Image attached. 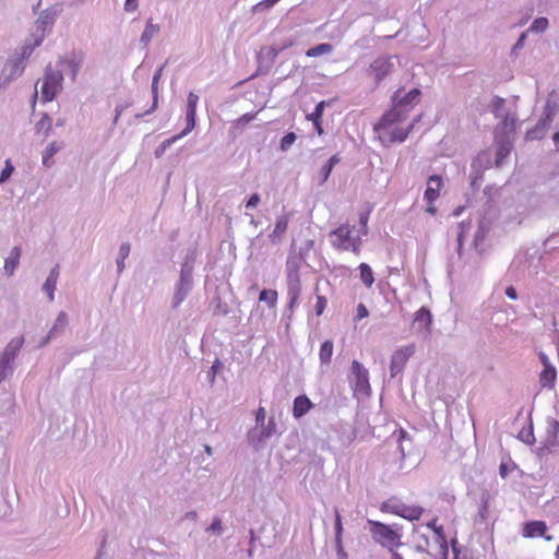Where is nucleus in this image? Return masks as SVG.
<instances>
[{
	"mask_svg": "<svg viewBox=\"0 0 559 559\" xmlns=\"http://www.w3.org/2000/svg\"><path fill=\"white\" fill-rule=\"evenodd\" d=\"M257 423L263 424L265 419V409L263 407H259L255 415Z\"/></svg>",
	"mask_w": 559,
	"mask_h": 559,
	"instance_id": "obj_54",
	"label": "nucleus"
},
{
	"mask_svg": "<svg viewBox=\"0 0 559 559\" xmlns=\"http://www.w3.org/2000/svg\"><path fill=\"white\" fill-rule=\"evenodd\" d=\"M259 299L266 302L270 307H274L277 301V292L274 289H263L260 293Z\"/></svg>",
	"mask_w": 559,
	"mask_h": 559,
	"instance_id": "obj_28",
	"label": "nucleus"
},
{
	"mask_svg": "<svg viewBox=\"0 0 559 559\" xmlns=\"http://www.w3.org/2000/svg\"><path fill=\"white\" fill-rule=\"evenodd\" d=\"M415 352L416 346L414 344L399 347L393 352L390 362L391 377H395L404 370L408 359L415 354Z\"/></svg>",
	"mask_w": 559,
	"mask_h": 559,
	"instance_id": "obj_8",
	"label": "nucleus"
},
{
	"mask_svg": "<svg viewBox=\"0 0 559 559\" xmlns=\"http://www.w3.org/2000/svg\"><path fill=\"white\" fill-rule=\"evenodd\" d=\"M301 266V258L297 254H290L286 261V278L287 281L300 280L299 270Z\"/></svg>",
	"mask_w": 559,
	"mask_h": 559,
	"instance_id": "obj_17",
	"label": "nucleus"
},
{
	"mask_svg": "<svg viewBox=\"0 0 559 559\" xmlns=\"http://www.w3.org/2000/svg\"><path fill=\"white\" fill-rule=\"evenodd\" d=\"M313 406V403L307 395H298L293 403V416L298 419L306 415Z\"/></svg>",
	"mask_w": 559,
	"mask_h": 559,
	"instance_id": "obj_15",
	"label": "nucleus"
},
{
	"mask_svg": "<svg viewBox=\"0 0 559 559\" xmlns=\"http://www.w3.org/2000/svg\"><path fill=\"white\" fill-rule=\"evenodd\" d=\"M544 369L539 376V382L544 388H551L555 384L557 378V371L555 367H552L546 356H542Z\"/></svg>",
	"mask_w": 559,
	"mask_h": 559,
	"instance_id": "obj_12",
	"label": "nucleus"
},
{
	"mask_svg": "<svg viewBox=\"0 0 559 559\" xmlns=\"http://www.w3.org/2000/svg\"><path fill=\"white\" fill-rule=\"evenodd\" d=\"M59 277V265H56L49 273L46 282L44 283L43 289L47 294L49 301L55 298V290L57 287V281Z\"/></svg>",
	"mask_w": 559,
	"mask_h": 559,
	"instance_id": "obj_18",
	"label": "nucleus"
},
{
	"mask_svg": "<svg viewBox=\"0 0 559 559\" xmlns=\"http://www.w3.org/2000/svg\"><path fill=\"white\" fill-rule=\"evenodd\" d=\"M260 202V197L258 193H253L247 201L246 203V207L247 209H250V207H255Z\"/></svg>",
	"mask_w": 559,
	"mask_h": 559,
	"instance_id": "obj_48",
	"label": "nucleus"
},
{
	"mask_svg": "<svg viewBox=\"0 0 559 559\" xmlns=\"http://www.w3.org/2000/svg\"><path fill=\"white\" fill-rule=\"evenodd\" d=\"M62 82L61 71L52 69L50 64L47 66L40 83V100L43 103L52 102L61 92Z\"/></svg>",
	"mask_w": 559,
	"mask_h": 559,
	"instance_id": "obj_4",
	"label": "nucleus"
},
{
	"mask_svg": "<svg viewBox=\"0 0 559 559\" xmlns=\"http://www.w3.org/2000/svg\"><path fill=\"white\" fill-rule=\"evenodd\" d=\"M331 243L337 250L352 251L356 255L360 253L361 237L353 235V227L343 224L331 231Z\"/></svg>",
	"mask_w": 559,
	"mask_h": 559,
	"instance_id": "obj_3",
	"label": "nucleus"
},
{
	"mask_svg": "<svg viewBox=\"0 0 559 559\" xmlns=\"http://www.w3.org/2000/svg\"><path fill=\"white\" fill-rule=\"evenodd\" d=\"M63 124V120H58L57 121V126H62Z\"/></svg>",
	"mask_w": 559,
	"mask_h": 559,
	"instance_id": "obj_61",
	"label": "nucleus"
},
{
	"mask_svg": "<svg viewBox=\"0 0 559 559\" xmlns=\"http://www.w3.org/2000/svg\"><path fill=\"white\" fill-rule=\"evenodd\" d=\"M276 432V423L274 418H270L266 427L262 431L263 438H270Z\"/></svg>",
	"mask_w": 559,
	"mask_h": 559,
	"instance_id": "obj_40",
	"label": "nucleus"
},
{
	"mask_svg": "<svg viewBox=\"0 0 559 559\" xmlns=\"http://www.w3.org/2000/svg\"><path fill=\"white\" fill-rule=\"evenodd\" d=\"M506 295L510 298V299H516L518 298V294H516V290L513 286H508L507 289H506Z\"/></svg>",
	"mask_w": 559,
	"mask_h": 559,
	"instance_id": "obj_55",
	"label": "nucleus"
},
{
	"mask_svg": "<svg viewBox=\"0 0 559 559\" xmlns=\"http://www.w3.org/2000/svg\"><path fill=\"white\" fill-rule=\"evenodd\" d=\"M130 253V245L129 243H123L121 245L120 249H119V259L117 261V264H118V270L121 272L124 267V260L128 258Z\"/></svg>",
	"mask_w": 559,
	"mask_h": 559,
	"instance_id": "obj_32",
	"label": "nucleus"
},
{
	"mask_svg": "<svg viewBox=\"0 0 559 559\" xmlns=\"http://www.w3.org/2000/svg\"><path fill=\"white\" fill-rule=\"evenodd\" d=\"M524 39H525V34H522V35H521V37L519 38V40H518V43H516V45H515V46H516V47L522 46V44H523Z\"/></svg>",
	"mask_w": 559,
	"mask_h": 559,
	"instance_id": "obj_58",
	"label": "nucleus"
},
{
	"mask_svg": "<svg viewBox=\"0 0 559 559\" xmlns=\"http://www.w3.org/2000/svg\"><path fill=\"white\" fill-rule=\"evenodd\" d=\"M296 141V134L294 132H288L281 140V150L287 151Z\"/></svg>",
	"mask_w": 559,
	"mask_h": 559,
	"instance_id": "obj_37",
	"label": "nucleus"
},
{
	"mask_svg": "<svg viewBox=\"0 0 559 559\" xmlns=\"http://www.w3.org/2000/svg\"><path fill=\"white\" fill-rule=\"evenodd\" d=\"M556 556L558 557L559 559V544H558V547H557V550H556Z\"/></svg>",
	"mask_w": 559,
	"mask_h": 559,
	"instance_id": "obj_62",
	"label": "nucleus"
},
{
	"mask_svg": "<svg viewBox=\"0 0 559 559\" xmlns=\"http://www.w3.org/2000/svg\"><path fill=\"white\" fill-rule=\"evenodd\" d=\"M20 258L21 249L19 247H13L10 251L9 257L4 261V271L9 276L13 275L15 269L20 263Z\"/></svg>",
	"mask_w": 559,
	"mask_h": 559,
	"instance_id": "obj_21",
	"label": "nucleus"
},
{
	"mask_svg": "<svg viewBox=\"0 0 559 559\" xmlns=\"http://www.w3.org/2000/svg\"><path fill=\"white\" fill-rule=\"evenodd\" d=\"M370 211H366L360 214L359 223L361 225L360 234L366 236L368 234V221H369Z\"/></svg>",
	"mask_w": 559,
	"mask_h": 559,
	"instance_id": "obj_41",
	"label": "nucleus"
},
{
	"mask_svg": "<svg viewBox=\"0 0 559 559\" xmlns=\"http://www.w3.org/2000/svg\"><path fill=\"white\" fill-rule=\"evenodd\" d=\"M195 116L197 111H187V127L186 129L179 134L181 138L189 133L195 126Z\"/></svg>",
	"mask_w": 559,
	"mask_h": 559,
	"instance_id": "obj_35",
	"label": "nucleus"
},
{
	"mask_svg": "<svg viewBox=\"0 0 559 559\" xmlns=\"http://www.w3.org/2000/svg\"><path fill=\"white\" fill-rule=\"evenodd\" d=\"M198 102L199 96L193 92H190L188 95L187 111H197Z\"/></svg>",
	"mask_w": 559,
	"mask_h": 559,
	"instance_id": "obj_42",
	"label": "nucleus"
},
{
	"mask_svg": "<svg viewBox=\"0 0 559 559\" xmlns=\"http://www.w3.org/2000/svg\"><path fill=\"white\" fill-rule=\"evenodd\" d=\"M301 294V282L300 280L287 281V296L289 299V308L293 309L300 297Z\"/></svg>",
	"mask_w": 559,
	"mask_h": 559,
	"instance_id": "obj_20",
	"label": "nucleus"
},
{
	"mask_svg": "<svg viewBox=\"0 0 559 559\" xmlns=\"http://www.w3.org/2000/svg\"><path fill=\"white\" fill-rule=\"evenodd\" d=\"M36 132L41 133L44 136H48L52 130V120L48 114H43L39 121L36 123Z\"/></svg>",
	"mask_w": 559,
	"mask_h": 559,
	"instance_id": "obj_24",
	"label": "nucleus"
},
{
	"mask_svg": "<svg viewBox=\"0 0 559 559\" xmlns=\"http://www.w3.org/2000/svg\"><path fill=\"white\" fill-rule=\"evenodd\" d=\"M393 70V63L389 58H377L370 64V72L374 76L376 83H380Z\"/></svg>",
	"mask_w": 559,
	"mask_h": 559,
	"instance_id": "obj_11",
	"label": "nucleus"
},
{
	"mask_svg": "<svg viewBox=\"0 0 559 559\" xmlns=\"http://www.w3.org/2000/svg\"><path fill=\"white\" fill-rule=\"evenodd\" d=\"M350 372L354 377V391L364 395L371 393L368 370L357 360L352 362Z\"/></svg>",
	"mask_w": 559,
	"mask_h": 559,
	"instance_id": "obj_9",
	"label": "nucleus"
},
{
	"mask_svg": "<svg viewBox=\"0 0 559 559\" xmlns=\"http://www.w3.org/2000/svg\"><path fill=\"white\" fill-rule=\"evenodd\" d=\"M333 355V342L326 340L322 343L319 352V358L321 364L329 365Z\"/></svg>",
	"mask_w": 559,
	"mask_h": 559,
	"instance_id": "obj_25",
	"label": "nucleus"
},
{
	"mask_svg": "<svg viewBox=\"0 0 559 559\" xmlns=\"http://www.w3.org/2000/svg\"><path fill=\"white\" fill-rule=\"evenodd\" d=\"M210 531H214V532H221L222 531V521L221 519L216 518L214 519V521L212 522L211 526L209 527Z\"/></svg>",
	"mask_w": 559,
	"mask_h": 559,
	"instance_id": "obj_53",
	"label": "nucleus"
},
{
	"mask_svg": "<svg viewBox=\"0 0 559 559\" xmlns=\"http://www.w3.org/2000/svg\"><path fill=\"white\" fill-rule=\"evenodd\" d=\"M442 188L443 180L441 176L432 175L428 178L427 188L424 192V200L427 203L426 212L430 215H435L437 213L435 203L439 199Z\"/></svg>",
	"mask_w": 559,
	"mask_h": 559,
	"instance_id": "obj_7",
	"label": "nucleus"
},
{
	"mask_svg": "<svg viewBox=\"0 0 559 559\" xmlns=\"http://www.w3.org/2000/svg\"><path fill=\"white\" fill-rule=\"evenodd\" d=\"M138 7V0H126L124 2V10L128 12H134Z\"/></svg>",
	"mask_w": 559,
	"mask_h": 559,
	"instance_id": "obj_49",
	"label": "nucleus"
},
{
	"mask_svg": "<svg viewBox=\"0 0 559 559\" xmlns=\"http://www.w3.org/2000/svg\"><path fill=\"white\" fill-rule=\"evenodd\" d=\"M548 26V20L546 17L536 19L531 25V29L534 32H544Z\"/></svg>",
	"mask_w": 559,
	"mask_h": 559,
	"instance_id": "obj_38",
	"label": "nucleus"
},
{
	"mask_svg": "<svg viewBox=\"0 0 559 559\" xmlns=\"http://www.w3.org/2000/svg\"><path fill=\"white\" fill-rule=\"evenodd\" d=\"M548 526L546 522L544 521H528L523 524L522 527V536L524 538H537L543 537L546 540L550 542L552 537L550 535H547Z\"/></svg>",
	"mask_w": 559,
	"mask_h": 559,
	"instance_id": "obj_10",
	"label": "nucleus"
},
{
	"mask_svg": "<svg viewBox=\"0 0 559 559\" xmlns=\"http://www.w3.org/2000/svg\"><path fill=\"white\" fill-rule=\"evenodd\" d=\"M340 160H341V158H340L338 154H335L332 157H330V159L322 166V168L319 171V182L320 183H323L329 179L333 167L336 164H338Z\"/></svg>",
	"mask_w": 559,
	"mask_h": 559,
	"instance_id": "obj_22",
	"label": "nucleus"
},
{
	"mask_svg": "<svg viewBox=\"0 0 559 559\" xmlns=\"http://www.w3.org/2000/svg\"><path fill=\"white\" fill-rule=\"evenodd\" d=\"M60 150V145L57 142H51L43 154V164L47 167L51 166V159L53 155Z\"/></svg>",
	"mask_w": 559,
	"mask_h": 559,
	"instance_id": "obj_27",
	"label": "nucleus"
},
{
	"mask_svg": "<svg viewBox=\"0 0 559 559\" xmlns=\"http://www.w3.org/2000/svg\"><path fill=\"white\" fill-rule=\"evenodd\" d=\"M180 138L181 135H175L162 142L160 145L155 151V156L160 157L164 154V152Z\"/></svg>",
	"mask_w": 559,
	"mask_h": 559,
	"instance_id": "obj_34",
	"label": "nucleus"
},
{
	"mask_svg": "<svg viewBox=\"0 0 559 559\" xmlns=\"http://www.w3.org/2000/svg\"><path fill=\"white\" fill-rule=\"evenodd\" d=\"M158 32L159 26L148 21L142 33L141 41L147 45L151 41V39L158 34Z\"/></svg>",
	"mask_w": 559,
	"mask_h": 559,
	"instance_id": "obj_26",
	"label": "nucleus"
},
{
	"mask_svg": "<svg viewBox=\"0 0 559 559\" xmlns=\"http://www.w3.org/2000/svg\"><path fill=\"white\" fill-rule=\"evenodd\" d=\"M258 112H247L242 116H240L236 121H235V126L237 127H245L246 124H248L249 122H251L252 120L255 119Z\"/></svg>",
	"mask_w": 559,
	"mask_h": 559,
	"instance_id": "obj_36",
	"label": "nucleus"
},
{
	"mask_svg": "<svg viewBox=\"0 0 559 559\" xmlns=\"http://www.w3.org/2000/svg\"><path fill=\"white\" fill-rule=\"evenodd\" d=\"M461 213V210H456L455 214L459 215Z\"/></svg>",
	"mask_w": 559,
	"mask_h": 559,
	"instance_id": "obj_64",
	"label": "nucleus"
},
{
	"mask_svg": "<svg viewBox=\"0 0 559 559\" xmlns=\"http://www.w3.org/2000/svg\"><path fill=\"white\" fill-rule=\"evenodd\" d=\"M10 365L0 360V383L7 378L10 372Z\"/></svg>",
	"mask_w": 559,
	"mask_h": 559,
	"instance_id": "obj_47",
	"label": "nucleus"
},
{
	"mask_svg": "<svg viewBox=\"0 0 559 559\" xmlns=\"http://www.w3.org/2000/svg\"><path fill=\"white\" fill-rule=\"evenodd\" d=\"M289 223V214H283L277 216L273 231L270 234V240L272 243H277L282 240V237L286 233Z\"/></svg>",
	"mask_w": 559,
	"mask_h": 559,
	"instance_id": "obj_13",
	"label": "nucleus"
},
{
	"mask_svg": "<svg viewBox=\"0 0 559 559\" xmlns=\"http://www.w3.org/2000/svg\"><path fill=\"white\" fill-rule=\"evenodd\" d=\"M508 154H509V148H507L504 146L500 147L498 153H497L496 163L500 164L501 159L504 158Z\"/></svg>",
	"mask_w": 559,
	"mask_h": 559,
	"instance_id": "obj_52",
	"label": "nucleus"
},
{
	"mask_svg": "<svg viewBox=\"0 0 559 559\" xmlns=\"http://www.w3.org/2000/svg\"><path fill=\"white\" fill-rule=\"evenodd\" d=\"M368 525L371 537L376 543L389 549L401 545L402 534L399 525H388L374 520H368Z\"/></svg>",
	"mask_w": 559,
	"mask_h": 559,
	"instance_id": "obj_2",
	"label": "nucleus"
},
{
	"mask_svg": "<svg viewBox=\"0 0 559 559\" xmlns=\"http://www.w3.org/2000/svg\"><path fill=\"white\" fill-rule=\"evenodd\" d=\"M500 474H501V476H502V477H504V476H506V474H507V467H506V465H504V464H501V465H500Z\"/></svg>",
	"mask_w": 559,
	"mask_h": 559,
	"instance_id": "obj_57",
	"label": "nucleus"
},
{
	"mask_svg": "<svg viewBox=\"0 0 559 559\" xmlns=\"http://www.w3.org/2000/svg\"><path fill=\"white\" fill-rule=\"evenodd\" d=\"M328 305V300L324 296H317V304H316V313L317 316H321L323 311L325 310Z\"/></svg>",
	"mask_w": 559,
	"mask_h": 559,
	"instance_id": "obj_44",
	"label": "nucleus"
},
{
	"mask_svg": "<svg viewBox=\"0 0 559 559\" xmlns=\"http://www.w3.org/2000/svg\"><path fill=\"white\" fill-rule=\"evenodd\" d=\"M206 452L211 453V448L210 447H206Z\"/></svg>",
	"mask_w": 559,
	"mask_h": 559,
	"instance_id": "obj_63",
	"label": "nucleus"
},
{
	"mask_svg": "<svg viewBox=\"0 0 559 559\" xmlns=\"http://www.w3.org/2000/svg\"><path fill=\"white\" fill-rule=\"evenodd\" d=\"M382 513H390L408 521L419 520L424 513V509L418 506H408L396 497H391L383 501L380 506Z\"/></svg>",
	"mask_w": 559,
	"mask_h": 559,
	"instance_id": "obj_5",
	"label": "nucleus"
},
{
	"mask_svg": "<svg viewBox=\"0 0 559 559\" xmlns=\"http://www.w3.org/2000/svg\"><path fill=\"white\" fill-rule=\"evenodd\" d=\"M488 514H489V504H488V501L486 500L481 504V508L479 510V515L483 520H487Z\"/></svg>",
	"mask_w": 559,
	"mask_h": 559,
	"instance_id": "obj_51",
	"label": "nucleus"
},
{
	"mask_svg": "<svg viewBox=\"0 0 559 559\" xmlns=\"http://www.w3.org/2000/svg\"><path fill=\"white\" fill-rule=\"evenodd\" d=\"M369 311L364 304H359L357 307V319H364L368 317Z\"/></svg>",
	"mask_w": 559,
	"mask_h": 559,
	"instance_id": "obj_50",
	"label": "nucleus"
},
{
	"mask_svg": "<svg viewBox=\"0 0 559 559\" xmlns=\"http://www.w3.org/2000/svg\"><path fill=\"white\" fill-rule=\"evenodd\" d=\"M431 323L432 317L427 308L421 307L419 310L416 311L414 318V325L417 329H419L420 331L429 332Z\"/></svg>",
	"mask_w": 559,
	"mask_h": 559,
	"instance_id": "obj_16",
	"label": "nucleus"
},
{
	"mask_svg": "<svg viewBox=\"0 0 559 559\" xmlns=\"http://www.w3.org/2000/svg\"><path fill=\"white\" fill-rule=\"evenodd\" d=\"M68 323V319H67V314L64 312H61L58 318H57V321L55 323V325L51 328L50 332H49V337H52L59 329H63Z\"/></svg>",
	"mask_w": 559,
	"mask_h": 559,
	"instance_id": "obj_33",
	"label": "nucleus"
},
{
	"mask_svg": "<svg viewBox=\"0 0 559 559\" xmlns=\"http://www.w3.org/2000/svg\"><path fill=\"white\" fill-rule=\"evenodd\" d=\"M504 103H506L504 99L499 97V96H495L491 99L490 110L495 115L496 118H500L501 117V110L504 107Z\"/></svg>",
	"mask_w": 559,
	"mask_h": 559,
	"instance_id": "obj_30",
	"label": "nucleus"
},
{
	"mask_svg": "<svg viewBox=\"0 0 559 559\" xmlns=\"http://www.w3.org/2000/svg\"><path fill=\"white\" fill-rule=\"evenodd\" d=\"M324 108H325V102L322 100L316 106L313 112L307 115V119L312 121L314 129L317 130L319 135L323 134L322 117H323Z\"/></svg>",
	"mask_w": 559,
	"mask_h": 559,
	"instance_id": "obj_19",
	"label": "nucleus"
},
{
	"mask_svg": "<svg viewBox=\"0 0 559 559\" xmlns=\"http://www.w3.org/2000/svg\"><path fill=\"white\" fill-rule=\"evenodd\" d=\"M222 367V364L218 359L215 360V362L213 364V366L211 367V370L209 372V376H210V381L213 383L214 380H215V377H216V373L218 372V370L221 369Z\"/></svg>",
	"mask_w": 559,
	"mask_h": 559,
	"instance_id": "obj_46",
	"label": "nucleus"
},
{
	"mask_svg": "<svg viewBox=\"0 0 559 559\" xmlns=\"http://www.w3.org/2000/svg\"><path fill=\"white\" fill-rule=\"evenodd\" d=\"M360 281L370 288L374 282L373 272L367 263H360L358 266Z\"/></svg>",
	"mask_w": 559,
	"mask_h": 559,
	"instance_id": "obj_23",
	"label": "nucleus"
},
{
	"mask_svg": "<svg viewBox=\"0 0 559 559\" xmlns=\"http://www.w3.org/2000/svg\"><path fill=\"white\" fill-rule=\"evenodd\" d=\"M162 72H163V68H159L154 76H153V81H152V92H153V106H152V109H155L156 106H157V85H158V81L162 76Z\"/></svg>",
	"mask_w": 559,
	"mask_h": 559,
	"instance_id": "obj_31",
	"label": "nucleus"
},
{
	"mask_svg": "<svg viewBox=\"0 0 559 559\" xmlns=\"http://www.w3.org/2000/svg\"><path fill=\"white\" fill-rule=\"evenodd\" d=\"M392 559H403V558L400 554L393 552Z\"/></svg>",
	"mask_w": 559,
	"mask_h": 559,
	"instance_id": "obj_59",
	"label": "nucleus"
},
{
	"mask_svg": "<svg viewBox=\"0 0 559 559\" xmlns=\"http://www.w3.org/2000/svg\"><path fill=\"white\" fill-rule=\"evenodd\" d=\"M343 533L342 519L338 511L335 512V534L336 538L340 539Z\"/></svg>",
	"mask_w": 559,
	"mask_h": 559,
	"instance_id": "obj_45",
	"label": "nucleus"
},
{
	"mask_svg": "<svg viewBox=\"0 0 559 559\" xmlns=\"http://www.w3.org/2000/svg\"><path fill=\"white\" fill-rule=\"evenodd\" d=\"M552 140L559 148V131L554 134Z\"/></svg>",
	"mask_w": 559,
	"mask_h": 559,
	"instance_id": "obj_56",
	"label": "nucleus"
},
{
	"mask_svg": "<svg viewBox=\"0 0 559 559\" xmlns=\"http://www.w3.org/2000/svg\"><path fill=\"white\" fill-rule=\"evenodd\" d=\"M280 0H262L260 1L259 3H257L253 8H252V11H258V10H267V9H271L273 5H275Z\"/></svg>",
	"mask_w": 559,
	"mask_h": 559,
	"instance_id": "obj_43",
	"label": "nucleus"
},
{
	"mask_svg": "<svg viewBox=\"0 0 559 559\" xmlns=\"http://www.w3.org/2000/svg\"><path fill=\"white\" fill-rule=\"evenodd\" d=\"M421 91L419 88H413L408 93L403 95V88H399L392 96V107L396 111H401L408 118L409 111L414 106L419 103Z\"/></svg>",
	"mask_w": 559,
	"mask_h": 559,
	"instance_id": "obj_6",
	"label": "nucleus"
},
{
	"mask_svg": "<svg viewBox=\"0 0 559 559\" xmlns=\"http://www.w3.org/2000/svg\"><path fill=\"white\" fill-rule=\"evenodd\" d=\"M189 518L191 519H195L197 518V513L195 512H190L187 514Z\"/></svg>",
	"mask_w": 559,
	"mask_h": 559,
	"instance_id": "obj_60",
	"label": "nucleus"
},
{
	"mask_svg": "<svg viewBox=\"0 0 559 559\" xmlns=\"http://www.w3.org/2000/svg\"><path fill=\"white\" fill-rule=\"evenodd\" d=\"M413 129L414 123L408 122V118L403 112L391 108L373 124L377 139L384 146L404 142Z\"/></svg>",
	"mask_w": 559,
	"mask_h": 559,
	"instance_id": "obj_1",
	"label": "nucleus"
},
{
	"mask_svg": "<svg viewBox=\"0 0 559 559\" xmlns=\"http://www.w3.org/2000/svg\"><path fill=\"white\" fill-rule=\"evenodd\" d=\"M13 170H14V167L12 166L11 160L7 159L5 160V166H4V168L2 169V171L0 174V183H2L5 180H8L11 177Z\"/></svg>",
	"mask_w": 559,
	"mask_h": 559,
	"instance_id": "obj_39",
	"label": "nucleus"
},
{
	"mask_svg": "<svg viewBox=\"0 0 559 559\" xmlns=\"http://www.w3.org/2000/svg\"><path fill=\"white\" fill-rule=\"evenodd\" d=\"M23 343L24 338L22 336L11 340V342L7 345L3 353L1 354L0 360L11 365V362L16 357L19 350L23 346Z\"/></svg>",
	"mask_w": 559,
	"mask_h": 559,
	"instance_id": "obj_14",
	"label": "nucleus"
},
{
	"mask_svg": "<svg viewBox=\"0 0 559 559\" xmlns=\"http://www.w3.org/2000/svg\"><path fill=\"white\" fill-rule=\"evenodd\" d=\"M333 49L332 45L330 44H320L316 47H312L310 49L307 50L306 55L308 57H317V56H320L322 53H328V52H331Z\"/></svg>",
	"mask_w": 559,
	"mask_h": 559,
	"instance_id": "obj_29",
	"label": "nucleus"
}]
</instances>
